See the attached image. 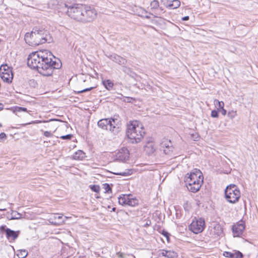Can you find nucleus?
Returning a JSON list of instances; mask_svg holds the SVG:
<instances>
[{
    "label": "nucleus",
    "instance_id": "51",
    "mask_svg": "<svg viewBox=\"0 0 258 258\" xmlns=\"http://www.w3.org/2000/svg\"><path fill=\"white\" fill-rule=\"evenodd\" d=\"M126 100H124V101H127V102H130L129 100L131 99L130 97H126Z\"/></svg>",
    "mask_w": 258,
    "mask_h": 258
},
{
    "label": "nucleus",
    "instance_id": "52",
    "mask_svg": "<svg viewBox=\"0 0 258 258\" xmlns=\"http://www.w3.org/2000/svg\"><path fill=\"white\" fill-rule=\"evenodd\" d=\"M149 14H150V15H153V14H151V13H149ZM154 17H155V18H157V17H158L157 15H154Z\"/></svg>",
    "mask_w": 258,
    "mask_h": 258
},
{
    "label": "nucleus",
    "instance_id": "8",
    "mask_svg": "<svg viewBox=\"0 0 258 258\" xmlns=\"http://www.w3.org/2000/svg\"><path fill=\"white\" fill-rule=\"evenodd\" d=\"M0 231L2 233L5 232L6 237L9 242H13L16 240L20 234V231H14L7 228L6 225H2L0 226Z\"/></svg>",
    "mask_w": 258,
    "mask_h": 258
},
{
    "label": "nucleus",
    "instance_id": "49",
    "mask_svg": "<svg viewBox=\"0 0 258 258\" xmlns=\"http://www.w3.org/2000/svg\"><path fill=\"white\" fill-rule=\"evenodd\" d=\"M151 221H148L146 222V224H145V227H147V226H149V225L151 224Z\"/></svg>",
    "mask_w": 258,
    "mask_h": 258
},
{
    "label": "nucleus",
    "instance_id": "5",
    "mask_svg": "<svg viewBox=\"0 0 258 258\" xmlns=\"http://www.w3.org/2000/svg\"><path fill=\"white\" fill-rule=\"evenodd\" d=\"M68 8L67 14L71 18L81 22L84 5L79 4L73 5H65Z\"/></svg>",
    "mask_w": 258,
    "mask_h": 258
},
{
    "label": "nucleus",
    "instance_id": "57",
    "mask_svg": "<svg viewBox=\"0 0 258 258\" xmlns=\"http://www.w3.org/2000/svg\"><path fill=\"white\" fill-rule=\"evenodd\" d=\"M6 209H0V211H5Z\"/></svg>",
    "mask_w": 258,
    "mask_h": 258
},
{
    "label": "nucleus",
    "instance_id": "50",
    "mask_svg": "<svg viewBox=\"0 0 258 258\" xmlns=\"http://www.w3.org/2000/svg\"><path fill=\"white\" fill-rule=\"evenodd\" d=\"M4 108V105L3 104L0 103V111L2 110Z\"/></svg>",
    "mask_w": 258,
    "mask_h": 258
},
{
    "label": "nucleus",
    "instance_id": "48",
    "mask_svg": "<svg viewBox=\"0 0 258 258\" xmlns=\"http://www.w3.org/2000/svg\"><path fill=\"white\" fill-rule=\"evenodd\" d=\"M189 16H185V17H183L181 18V20L182 21H187L189 20Z\"/></svg>",
    "mask_w": 258,
    "mask_h": 258
},
{
    "label": "nucleus",
    "instance_id": "41",
    "mask_svg": "<svg viewBox=\"0 0 258 258\" xmlns=\"http://www.w3.org/2000/svg\"><path fill=\"white\" fill-rule=\"evenodd\" d=\"M122 71L126 74H130L132 72V71L130 68H128L124 65H122Z\"/></svg>",
    "mask_w": 258,
    "mask_h": 258
},
{
    "label": "nucleus",
    "instance_id": "21",
    "mask_svg": "<svg viewBox=\"0 0 258 258\" xmlns=\"http://www.w3.org/2000/svg\"><path fill=\"white\" fill-rule=\"evenodd\" d=\"M85 157V153L82 150H78L76 152L73 156V159L74 160H82Z\"/></svg>",
    "mask_w": 258,
    "mask_h": 258
},
{
    "label": "nucleus",
    "instance_id": "26",
    "mask_svg": "<svg viewBox=\"0 0 258 258\" xmlns=\"http://www.w3.org/2000/svg\"><path fill=\"white\" fill-rule=\"evenodd\" d=\"M22 218V215L17 211H12L10 216L11 220L20 219Z\"/></svg>",
    "mask_w": 258,
    "mask_h": 258
},
{
    "label": "nucleus",
    "instance_id": "42",
    "mask_svg": "<svg viewBox=\"0 0 258 258\" xmlns=\"http://www.w3.org/2000/svg\"><path fill=\"white\" fill-rule=\"evenodd\" d=\"M169 144H171L170 141L167 142V143L163 142L161 144V148H167L168 147H170L171 146H170Z\"/></svg>",
    "mask_w": 258,
    "mask_h": 258
},
{
    "label": "nucleus",
    "instance_id": "16",
    "mask_svg": "<svg viewBox=\"0 0 258 258\" xmlns=\"http://www.w3.org/2000/svg\"><path fill=\"white\" fill-rule=\"evenodd\" d=\"M102 84L108 91H111L112 90L114 86L113 82L109 79H102Z\"/></svg>",
    "mask_w": 258,
    "mask_h": 258
},
{
    "label": "nucleus",
    "instance_id": "2",
    "mask_svg": "<svg viewBox=\"0 0 258 258\" xmlns=\"http://www.w3.org/2000/svg\"><path fill=\"white\" fill-rule=\"evenodd\" d=\"M24 39L27 44L32 46L52 41V38L48 31L37 27L33 28L31 33H26Z\"/></svg>",
    "mask_w": 258,
    "mask_h": 258
},
{
    "label": "nucleus",
    "instance_id": "43",
    "mask_svg": "<svg viewBox=\"0 0 258 258\" xmlns=\"http://www.w3.org/2000/svg\"><path fill=\"white\" fill-rule=\"evenodd\" d=\"M191 138L194 141H198L199 139V136L198 134H192L191 135Z\"/></svg>",
    "mask_w": 258,
    "mask_h": 258
},
{
    "label": "nucleus",
    "instance_id": "27",
    "mask_svg": "<svg viewBox=\"0 0 258 258\" xmlns=\"http://www.w3.org/2000/svg\"><path fill=\"white\" fill-rule=\"evenodd\" d=\"M1 73H12V68H9L7 64H2L0 68Z\"/></svg>",
    "mask_w": 258,
    "mask_h": 258
},
{
    "label": "nucleus",
    "instance_id": "38",
    "mask_svg": "<svg viewBox=\"0 0 258 258\" xmlns=\"http://www.w3.org/2000/svg\"><path fill=\"white\" fill-rule=\"evenodd\" d=\"M172 149L173 148L172 146H170V147H168L167 148H161V149L163 151V152L166 155L169 154L171 152H172Z\"/></svg>",
    "mask_w": 258,
    "mask_h": 258
},
{
    "label": "nucleus",
    "instance_id": "24",
    "mask_svg": "<svg viewBox=\"0 0 258 258\" xmlns=\"http://www.w3.org/2000/svg\"><path fill=\"white\" fill-rule=\"evenodd\" d=\"M127 201V206L136 207L139 205V200L136 198H132V196H129Z\"/></svg>",
    "mask_w": 258,
    "mask_h": 258
},
{
    "label": "nucleus",
    "instance_id": "56",
    "mask_svg": "<svg viewBox=\"0 0 258 258\" xmlns=\"http://www.w3.org/2000/svg\"><path fill=\"white\" fill-rule=\"evenodd\" d=\"M33 83H35L34 80H31Z\"/></svg>",
    "mask_w": 258,
    "mask_h": 258
},
{
    "label": "nucleus",
    "instance_id": "25",
    "mask_svg": "<svg viewBox=\"0 0 258 258\" xmlns=\"http://www.w3.org/2000/svg\"><path fill=\"white\" fill-rule=\"evenodd\" d=\"M180 5V2L179 0H173L170 3L167 7L171 9H175L178 8Z\"/></svg>",
    "mask_w": 258,
    "mask_h": 258
},
{
    "label": "nucleus",
    "instance_id": "1",
    "mask_svg": "<svg viewBox=\"0 0 258 258\" xmlns=\"http://www.w3.org/2000/svg\"><path fill=\"white\" fill-rule=\"evenodd\" d=\"M28 66L36 70L43 76H52L53 71L60 69L62 64L59 59L54 57L51 52H34L27 58Z\"/></svg>",
    "mask_w": 258,
    "mask_h": 258
},
{
    "label": "nucleus",
    "instance_id": "45",
    "mask_svg": "<svg viewBox=\"0 0 258 258\" xmlns=\"http://www.w3.org/2000/svg\"><path fill=\"white\" fill-rule=\"evenodd\" d=\"M7 138L6 134L5 133H2L0 134V142L5 140Z\"/></svg>",
    "mask_w": 258,
    "mask_h": 258
},
{
    "label": "nucleus",
    "instance_id": "10",
    "mask_svg": "<svg viewBox=\"0 0 258 258\" xmlns=\"http://www.w3.org/2000/svg\"><path fill=\"white\" fill-rule=\"evenodd\" d=\"M205 226V222L204 219L200 218L196 221H193L189 226V229L195 234L202 232Z\"/></svg>",
    "mask_w": 258,
    "mask_h": 258
},
{
    "label": "nucleus",
    "instance_id": "58",
    "mask_svg": "<svg viewBox=\"0 0 258 258\" xmlns=\"http://www.w3.org/2000/svg\"><path fill=\"white\" fill-rule=\"evenodd\" d=\"M2 125L0 123V127H2Z\"/></svg>",
    "mask_w": 258,
    "mask_h": 258
},
{
    "label": "nucleus",
    "instance_id": "30",
    "mask_svg": "<svg viewBox=\"0 0 258 258\" xmlns=\"http://www.w3.org/2000/svg\"><path fill=\"white\" fill-rule=\"evenodd\" d=\"M13 111L14 113H17V112H27V109L25 107H20V106H15L13 108Z\"/></svg>",
    "mask_w": 258,
    "mask_h": 258
},
{
    "label": "nucleus",
    "instance_id": "32",
    "mask_svg": "<svg viewBox=\"0 0 258 258\" xmlns=\"http://www.w3.org/2000/svg\"><path fill=\"white\" fill-rule=\"evenodd\" d=\"M133 173L132 170L131 169L126 170L125 171L123 172L119 173H114L115 175H122V176H127L132 174Z\"/></svg>",
    "mask_w": 258,
    "mask_h": 258
},
{
    "label": "nucleus",
    "instance_id": "7",
    "mask_svg": "<svg viewBox=\"0 0 258 258\" xmlns=\"http://www.w3.org/2000/svg\"><path fill=\"white\" fill-rule=\"evenodd\" d=\"M81 22L86 23L93 21L97 16V12L94 8L84 5Z\"/></svg>",
    "mask_w": 258,
    "mask_h": 258
},
{
    "label": "nucleus",
    "instance_id": "6",
    "mask_svg": "<svg viewBox=\"0 0 258 258\" xmlns=\"http://www.w3.org/2000/svg\"><path fill=\"white\" fill-rule=\"evenodd\" d=\"M224 194L225 199L231 204L237 203L240 197V190L238 187L234 184L227 186Z\"/></svg>",
    "mask_w": 258,
    "mask_h": 258
},
{
    "label": "nucleus",
    "instance_id": "17",
    "mask_svg": "<svg viewBox=\"0 0 258 258\" xmlns=\"http://www.w3.org/2000/svg\"><path fill=\"white\" fill-rule=\"evenodd\" d=\"M1 77L3 80L8 83H11L13 79V74L12 73H1Z\"/></svg>",
    "mask_w": 258,
    "mask_h": 258
},
{
    "label": "nucleus",
    "instance_id": "3",
    "mask_svg": "<svg viewBox=\"0 0 258 258\" xmlns=\"http://www.w3.org/2000/svg\"><path fill=\"white\" fill-rule=\"evenodd\" d=\"M145 135L144 128L137 121H132L128 124L126 135L131 143H138L141 141Z\"/></svg>",
    "mask_w": 258,
    "mask_h": 258
},
{
    "label": "nucleus",
    "instance_id": "33",
    "mask_svg": "<svg viewBox=\"0 0 258 258\" xmlns=\"http://www.w3.org/2000/svg\"><path fill=\"white\" fill-rule=\"evenodd\" d=\"M90 188L94 192L98 193L100 191V188L98 185H90Z\"/></svg>",
    "mask_w": 258,
    "mask_h": 258
},
{
    "label": "nucleus",
    "instance_id": "53",
    "mask_svg": "<svg viewBox=\"0 0 258 258\" xmlns=\"http://www.w3.org/2000/svg\"><path fill=\"white\" fill-rule=\"evenodd\" d=\"M38 122V121H32V122H31V123H37V122ZM28 124H31V123H29Z\"/></svg>",
    "mask_w": 258,
    "mask_h": 258
},
{
    "label": "nucleus",
    "instance_id": "23",
    "mask_svg": "<svg viewBox=\"0 0 258 258\" xmlns=\"http://www.w3.org/2000/svg\"><path fill=\"white\" fill-rule=\"evenodd\" d=\"M150 6L151 10L153 11H158V9H159L161 12L163 11V9L162 7H159V2L157 0L152 1L150 4Z\"/></svg>",
    "mask_w": 258,
    "mask_h": 258
},
{
    "label": "nucleus",
    "instance_id": "54",
    "mask_svg": "<svg viewBox=\"0 0 258 258\" xmlns=\"http://www.w3.org/2000/svg\"><path fill=\"white\" fill-rule=\"evenodd\" d=\"M115 210H116V208H113L112 209V211L115 212Z\"/></svg>",
    "mask_w": 258,
    "mask_h": 258
},
{
    "label": "nucleus",
    "instance_id": "18",
    "mask_svg": "<svg viewBox=\"0 0 258 258\" xmlns=\"http://www.w3.org/2000/svg\"><path fill=\"white\" fill-rule=\"evenodd\" d=\"M129 196H132L131 195H122L118 198L119 204L122 206H127V201Z\"/></svg>",
    "mask_w": 258,
    "mask_h": 258
},
{
    "label": "nucleus",
    "instance_id": "29",
    "mask_svg": "<svg viewBox=\"0 0 258 258\" xmlns=\"http://www.w3.org/2000/svg\"><path fill=\"white\" fill-rule=\"evenodd\" d=\"M28 251L26 249H20L18 251L17 254L19 258H25L28 255Z\"/></svg>",
    "mask_w": 258,
    "mask_h": 258
},
{
    "label": "nucleus",
    "instance_id": "12",
    "mask_svg": "<svg viewBox=\"0 0 258 258\" xmlns=\"http://www.w3.org/2000/svg\"><path fill=\"white\" fill-rule=\"evenodd\" d=\"M129 151L127 148L123 147L119 149L116 153L114 160L124 162L129 159Z\"/></svg>",
    "mask_w": 258,
    "mask_h": 258
},
{
    "label": "nucleus",
    "instance_id": "11",
    "mask_svg": "<svg viewBox=\"0 0 258 258\" xmlns=\"http://www.w3.org/2000/svg\"><path fill=\"white\" fill-rule=\"evenodd\" d=\"M245 228V222L242 220H240L235 224H234L232 227V231L234 237H239L242 234Z\"/></svg>",
    "mask_w": 258,
    "mask_h": 258
},
{
    "label": "nucleus",
    "instance_id": "46",
    "mask_svg": "<svg viewBox=\"0 0 258 258\" xmlns=\"http://www.w3.org/2000/svg\"><path fill=\"white\" fill-rule=\"evenodd\" d=\"M44 135L46 137H51L53 134L49 131H45L44 132Z\"/></svg>",
    "mask_w": 258,
    "mask_h": 258
},
{
    "label": "nucleus",
    "instance_id": "37",
    "mask_svg": "<svg viewBox=\"0 0 258 258\" xmlns=\"http://www.w3.org/2000/svg\"><path fill=\"white\" fill-rule=\"evenodd\" d=\"M219 109L217 110H213L211 111V116L213 118H218L219 117Z\"/></svg>",
    "mask_w": 258,
    "mask_h": 258
},
{
    "label": "nucleus",
    "instance_id": "20",
    "mask_svg": "<svg viewBox=\"0 0 258 258\" xmlns=\"http://www.w3.org/2000/svg\"><path fill=\"white\" fill-rule=\"evenodd\" d=\"M53 218L55 220V221L54 222L55 224H60L64 223L67 217H63L62 215L56 214L53 216Z\"/></svg>",
    "mask_w": 258,
    "mask_h": 258
},
{
    "label": "nucleus",
    "instance_id": "15",
    "mask_svg": "<svg viewBox=\"0 0 258 258\" xmlns=\"http://www.w3.org/2000/svg\"><path fill=\"white\" fill-rule=\"evenodd\" d=\"M223 255L229 258H243V254L238 250H234L233 252L224 251Z\"/></svg>",
    "mask_w": 258,
    "mask_h": 258
},
{
    "label": "nucleus",
    "instance_id": "13",
    "mask_svg": "<svg viewBox=\"0 0 258 258\" xmlns=\"http://www.w3.org/2000/svg\"><path fill=\"white\" fill-rule=\"evenodd\" d=\"M203 177L202 172L197 169H195L190 174L187 173L185 177V179H189L192 180H198L200 177Z\"/></svg>",
    "mask_w": 258,
    "mask_h": 258
},
{
    "label": "nucleus",
    "instance_id": "9",
    "mask_svg": "<svg viewBox=\"0 0 258 258\" xmlns=\"http://www.w3.org/2000/svg\"><path fill=\"white\" fill-rule=\"evenodd\" d=\"M204 177H200L198 180H192L191 178L189 179H185L186 183V186L188 189L194 193L198 191L203 182Z\"/></svg>",
    "mask_w": 258,
    "mask_h": 258
},
{
    "label": "nucleus",
    "instance_id": "19",
    "mask_svg": "<svg viewBox=\"0 0 258 258\" xmlns=\"http://www.w3.org/2000/svg\"><path fill=\"white\" fill-rule=\"evenodd\" d=\"M162 255L168 258H176L177 253L174 251L162 250Z\"/></svg>",
    "mask_w": 258,
    "mask_h": 258
},
{
    "label": "nucleus",
    "instance_id": "40",
    "mask_svg": "<svg viewBox=\"0 0 258 258\" xmlns=\"http://www.w3.org/2000/svg\"><path fill=\"white\" fill-rule=\"evenodd\" d=\"M72 137H73L72 135L68 134V135H64V136H62L60 137V138L62 140H71Z\"/></svg>",
    "mask_w": 258,
    "mask_h": 258
},
{
    "label": "nucleus",
    "instance_id": "55",
    "mask_svg": "<svg viewBox=\"0 0 258 258\" xmlns=\"http://www.w3.org/2000/svg\"><path fill=\"white\" fill-rule=\"evenodd\" d=\"M156 15H159L160 14L159 13L154 12Z\"/></svg>",
    "mask_w": 258,
    "mask_h": 258
},
{
    "label": "nucleus",
    "instance_id": "34",
    "mask_svg": "<svg viewBox=\"0 0 258 258\" xmlns=\"http://www.w3.org/2000/svg\"><path fill=\"white\" fill-rule=\"evenodd\" d=\"M95 88H96L95 87H90V88H87L84 89H83L82 90H81V91H75V93L76 94H80L82 93H84V92H86L91 91V90H93V89H94Z\"/></svg>",
    "mask_w": 258,
    "mask_h": 258
},
{
    "label": "nucleus",
    "instance_id": "4",
    "mask_svg": "<svg viewBox=\"0 0 258 258\" xmlns=\"http://www.w3.org/2000/svg\"><path fill=\"white\" fill-rule=\"evenodd\" d=\"M117 119L113 118H103L98 122V126L102 130H108L113 134H118L120 130L119 125L116 122Z\"/></svg>",
    "mask_w": 258,
    "mask_h": 258
},
{
    "label": "nucleus",
    "instance_id": "31",
    "mask_svg": "<svg viewBox=\"0 0 258 258\" xmlns=\"http://www.w3.org/2000/svg\"><path fill=\"white\" fill-rule=\"evenodd\" d=\"M214 104L216 106L218 107L219 110L224 108V103L223 101H219L218 100L215 99L214 100Z\"/></svg>",
    "mask_w": 258,
    "mask_h": 258
},
{
    "label": "nucleus",
    "instance_id": "14",
    "mask_svg": "<svg viewBox=\"0 0 258 258\" xmlns=\"http://www.w3.org/2000/svg\"><path fill=\"white\" fill-rule=\"evenodd\" d=\"M108 57L120 65H125L127 62L126 59L115 53L108 55Z\"/></svg>",
    "mask_w": 258,
    "mask_h": 258
},
{
    "label": "nucleus",
    "instance_id": "39",
    "mask_svg": "<svg viewBox=\"0 0 258 258\" xmlns=\"http://www.w3.org/2000/svg\"><path fill=\"white\" fill-rule=\"evenodd\" d=\"M161 234L165 237L166 238V239L167 240L168 242H169V238H170V234L167 232V231L165 230H163L161 232Z\"/></svg>",
    "mask_w": 258,
    "mask_h": 258
},
{
    "label": "nucleus",
    "instance_id": "28",
    "mask_svg": "<svg viewBox=\"0 0 258 258\" xmlns=\"http://www.w3.org/2000/svg\"><path fill=\"white\" fill-rule=\"evenodd\" d=\"M214 232L218 236H221L223 234V228L220 224H216L214 227Z\"/></svg>",
    "mask_w": 258,
    "mask_h": 258
},
{
    "label": "nucleus",
    "instance_id": "44",
    "mask_svg": "<svg viewBox=\"0 0 258 258\" xmlns=\"http://www.w3.org/2000/svg\"><path fill=\"white\" fill-rule=\"evenodd\" d=\"M145 13V15L144 14H142L141 17H143V18H146V19H150V16L148 15H146V14L148 13V12L145 11V10H144V12H143V13Z\"/></svg>",
    "mask_w": 258,
    "mask_h": 258
},
{
    "label": "nucleus",
    "instance_id": "22",
    "mask_svg": "<svg viewBox=\"0 0 258 258\" xmlns=\"http://www.w3.org/2000/svg\"><path fill=\"white\" fill-rule=\"evenodd\" d=\"M145 150L149 155H151L155 151L156 147L153 143H148L145 146Z\"/></svg>",
    "mask_w": 258,
    "mask_h": 258
},
{
    "label": "nucleus",
    "instance_id": "47",
    "mask_svg": "<svg viewBox=\"0 0 258 258\" xmlns=\"http://www.w3.org/2000/svg\"><path fill=\"white\" fill-rule=\"evenodd\" d=\"M219 111L221 112V114L223 115H225L227 113V111L224 108H222V109L219 110Z\"/></svg>",
    "mask_w": 258,
    "mask_h": 258
},
{
    "label": "nucleus",
    "instance_id": "35",
    "mask_svg": "<svg viewBox=\"0 0 258 258\" xmlns=\"http://www.w3.org/2000/svg\"><path fill=\"white\" fill-rule=\"evenodd\" d=\"M227 115L230 118L233 119L237 115L236 111L232 110L228 112Z\"/></svg>",
    "mask_w": 258,
    "mask_h": 258
},
{
    "label": "nucleus",
    "instance_id": "36",
    "mask_svg": "<svg viewBox=\"0 0 258 258\" xmlns=\"http://www.w3.org/2000/svg\"><path fill=\"white\" fill-rule=\"evenodd\" d=\"M103 188L105 189V193H109L111 192L112 189L111 187L110 186L109 184L108 183H105L103 184Z\"/></svg>",
    "mask_w": 258,
    "mask_h": 258
}]
</instances>
